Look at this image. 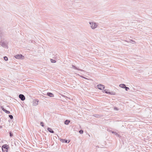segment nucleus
<instances>
[{
    "mask_svg": "<svg viewBox=\"0 0 152 152\" xmlns=\"http://www.w3.org/2000/svg\"><path fill=\"white\" fill-rule=\"evenodd\" d=\"M89 24L91 25V27L93 29H95L98 26V25L96 23L90 22Z\"/></svg>",
    "mask_w": 152,
    "mask_h": 152,
    "instance_id": "1",
    "label": "nucleus"
},
{
    "mask_svg": "<svg viewBox=\"0 0 152 152\" xmlns=\"http://www.w3.org/2000/svg\"><path fill=\"white\" fill-rule=\"evenodd\" d=\"M15 58L17 59H21L24 57L21 54H18L15 56Z\"/></svg>",
    "mask_w": 152,
    "mask_h": 152,
    "instance_id": "2",
    "label": "nucleus"
},
{
    "mask_svg": "<svg viewBox=\"0 0 152 152\" xmlns=\"http://www.w3.org/2000/svg\"><path fill=\"white\" fill-rule=\"evenodd\" d=\"M98 88L100 90H103L104 88V86L102 84H99L97 86Z\"/></svg>",
    "mask_w": 152,
    "mask_h": 152,
    "instance_id": "3",
    "label": "nucleus"
},
{
    "mask_svg": "<svg viewBox=\"0 0 152 152\" xmlns=\"http://www.w3.org/2000/svg\"><path fill=\"white\" fill-rule=\"evenodd\" d=\"M19 97L22 101H24L25 99L24 96L22 94H20Z\"/></svg>",
    "mask_w": 152,
    "mask_h": 152,
    "instance_id": "4",
    "label": "nucleus"
},
{
    "mask_svg": "<svg viewBox=\"0 0 152 152\" xmlns=\"http://www.w3.org/2000/svg\"><path fill=\"white\" fill-rule=\"evenodd\" d=\"M38 100L37 99L34 100L33 101V105L34 106H36L38 104Z\"/></svg>",
    "mask_w": 152,
    "mask_h": 152,
    "instance_id": "5",
    "label": "nucleus"
},
{
    "mask_svg": "<svg viewBox=\"0 0 152 152\" xmlns=\"http://www.w3.org/2000/svg\"><path fill=\"white\" fill-rule=\"evenodd\" d=\"M0 45L3 47H7L6 44L2 41H0Z\"/></svg>",
    "mask_w": 152,
    "mask_h": 152,
    "instance_id": "6",
    "label": "nucleus"
},
{
    "mask_svg": "<svg viewBox=\"0 0 152 152\" xmlns=\"http://www.w3.org/2000/svg\"><path fill=\"white\" fill-rule=\"evenodd\" d=\"M72 68H73V69H77V70L78 71H83V72L84 71L83 70L78 68L77 67H76V66H75L74 65H72Z\"/></svg>",
    "mask_w": 152,
    "mask_h": 152,
    "instance_id": "7",
    "label": "nucleus"
},
{
    "mask_svg": "<svg viewBox=\"0 0 152 152\" xmlns=\"http://www.w3.org/2000/svg\"><path fill=\"white\" fill-rule=\"evenodd\" d=\"M8 145L6 144L4 145H2V150H3L4 149H8Z\"/></svg>",
    "mask_w": 152,
    "mask_h": 152,
    "instance_id": "8",
    "label": "nucleus"
},
{
    "mask_svg": "<svg viewBox=\"0 0 152 152\" xmlns=\"http://www.w3.org/2000/svg\"><path fill=\"white\" fill-rule=\"evenodd\" d=\"M104 92L105 93H107V94H112V95H114L115 94L114 93H110V92H107V90H104Z\"/></svg>",
    "mask_w": 152,
    "mask_h": 152,
    "instance_id": "9",
    "label": "nucleus"
},
{
    "mask_svg": "<svg viewBox=\"0 0 152 152\" xmlns=\"http://www.w3.org/2000/svg\"><path fill=\"white\" fill-rule=\"evenodd\" d=\"M47 130L49 132L51 133H54V132L52 130V129L50 128H48Z\"/></svg>",
    "mask_w": 152,
    "mask_h": 152,
    "instance_id": "10",
    "label": "nucleus"
},
{
    "mask_svg": "<svg viewBox=\"0 0 152 152\" xmlns=\"http://www.w3.org/2000/svg\"><path fill=\"white\" fill-rule=\"evenodd\" d=\"M47 95L50 97H53L54 96L53 94L50 92L48 93Z\"/></svg>",
    "mask_w": 152,
    "mask_h": 152,
    "instance_id": "11",
    "label": "nucleus"
},
{
    "mask_svg": "<svg viewBox=\"0 0 152 152\" xmlns=\"http://www.w3.org/2000/svg\"><path fill=\"white\" fill-rule=\"evenodd\" d=\"M119 86L123 88H125V87H126V85L124 84H121L119 85Z\"/></svg>",
    "mask_w": 152,
    "mask_h": 152,
    "instance_id": "12",
    "label": "nucleus"
},
{
    "mask_svg": "<svg viewBox=\"0 0 152 152\" xmlns=\"http://www.w3.org/2000/svg\"><path fill=\"white\" fill-rule=\"evenodd\" d=\"M70 122V121L69 120H66L64 122V124L66 125H68Z\"/></svg>",
    "mask_w": 152,
    "mask_h": 152,
    "instance_id": "13",
    "label": "nucleus"
},
{
    "mask_svg": "<svg viewBox=\"0 0 152 152\" xmlns=\"http://www.w3.org/2000/svg\"><path fill=\"white\" fill-rule=\"evenodd\" d=\"M4 111L7 114H10V112L9 111L7 110H4Z\"/></svg>",
    "mask_w": 152,
    "mask_h": 152,
    "instance_id": "14",
    "label": "nucleus"
},
{
    "mask_svg": "<svg viewBox=\"0 0 152 152\" xmlns=\"http://www.w3.org/2000/svg\"><path fill=\"white\" fill-rule=\"evenodd\" d=\"M50 61H51V62L52 63H56V61L55 60H54L53 59H51Z\"/></svg>",
    "mask_w": 152,
    "mask_h": 152,
    "instance_id": "15",
    "label": "nucleus"
},
{
    "mask_svg": "<svg viewBox=\"0 0 152 152\" xmlns=\"http://www.w3.org/2000/svg\"><path fill=\"white\" fill-rule=\"evenodd\" d=\"M129 42L132 43L133 44H134L135 43V42L134 40L132 39L130 40V42Z\"/></svg>",
    "mask_w": 152,
    "mask_h": 152,
    "instance_id": "16",
    "label": "nucleus"
},
{
    "mask_svg": "<svg viewBox=\"0 0 152 152\" xmlns=\"http://www.w3.org/2000/svg\"><path fill=\"white\" fill-rule=\"evenodd\" d=\"M4 60L5 61H7L8 60V58L7 56H4Z\"/></svg>",
    "mask_w": 152,
    "mask_h": 152,
    "instance_id": "17",
    "label": "nucleus"
},
{
    "mask_svg": "<svg viewBox=\"0 0 152 152\" xmlns=\"http://www.w3.org/2000/svg\"><path fill=\"white\" fill-rule=\"evenodd\" d=\"M112 133L114 134L115 135H118V136H119V135H118V134L117 133H116V132H115L112 131Z\"/></svg>",
    "mask_w": 152,
    "mask_h": 152,
    "instance_id": "18",
    "label": "nucleus"
},
{
    "mask_svg": "<svg viewBox=\"0 0 152 152\" xmlns=\"http://www.w3.org/2000/svg\"><path fill=\"white\" fill-rule=\"evenodd\" d=\"M125 90L126 91H128V90H129V87H127L126 86V87L125 88Z\"/></svg>",
    "mask_w": 152,
    "mask_h": 152,
    "instance_id": "19",
    "label": "nucleus"
},
{
    "mask_svg": "<svg viewBox=\"0 0 152 152\" xmlns=\"http://www.w3.org/2000/svg\"><path fill=\"white\" fill-rule=\"evenodd\" d=\"M9 117L11 119H13V116L12 115H9Z\"/></svg>",
    "mask_w": 152,
    "mask_h": 152,
    "instance_id": "20",
    "label": "nucleus"
},
{
    "mask_svg": "<svg viewBox=\"0 0 152 152\" xmlns=\"http://www.w3.org/2000/svg\"><path fill=\"white\" fill-rule=\"evenodd\" d=\"M83 131L82 130H81L79 131V132L80 134H82L83 133Z\"/></svg>",
    "mask_w": 152,
    "mask_h": 152,
    "instance_id": "21",
    "label": "nucleus"
},
{
    "mask_svg": "<svg viewBox=\"0 0 152 152\" xmlns=\"http://www.w3.org/2000/svg\"><path fill=\"white\" fill-rule=\"evenodd\" d=\"M3 152H7L8 149H5L2 150Z\"/></svg>",
    "mask_w": 152,
    "mask_h": 152,
    "instance_id": "22",
    "label": "nucleus"
},
{
    "mask_svg": "<svg viewBox=\"0 0 152 152\" xmlns=\"http://www.w3.org/2000/svg\"><path fill=\"white\" fill-rule=\"evenodd\" d=\"M40 125L42 127H44V125L43 123L42 122H41L40 123Z\"/></svg>",
    "mask_w": 152,
    "mask_h": 152,
    "instance_id": "23",
    "label": "nucleus"
},
{
    "mask_svg": "<svg viewBox=\"0 0 152 152\" xmlns=\"http://www.w3.org/2000/svg\"><path fill=\"white\" fill-rule=\"evenodd\" d=\"M10 137H12L13 136V134L11 132H10Z\"/></svg>",
    "mask_w": 152,
    "mask_h": 152,
    "instance_id": "24",
    "label": "nucleus"
},
{
    "mask_svg": "<svg viewBox=\"0 0 152 152\" xmlns=\"http://www.w3.org/2000/svg\"><path fill=\"white\" fill-rule=\"evenodd\" d=\"M63 141V142H64H64H66V143H68L69 142H67V141L66 140H62Z\"/></svg>",
    "mask_w": 152,
    "mask_h": 152,
    "instance_id": "25",
    "label": "nucleus"
},
{
    "mask_svg": "<svg viewBox=\"0 0 152 152\" xmlns=\"http://www.w3.org/2000/svg\"><path fill=\"white\" fill-rule=\"evenodd\" d=\"M1 109H2V110H3V111H4V110H5V109L3 107H2V106H1Z\"/></svg>",
    "mask_w": 152,
    "mask_h": 152,
    "instance_id": "26",
    "label": "nucleus"
},
{
    "mask_svg": "<svg viewBox=\"0 0 152 152\" xmlns=\"http://www.w3.org/2000/svg\"><path fill=\"white\" fill-rule=\"evenodd\" d=\"M81 77H82V78H84V79H87V78H86V77H84L83 76H81Z\"/></svg>",
    "mask_w": 152,
    "mask_h": 152,
    "instance_id": "27",
    "label": "nucleus"
},
{
    "mask_svg": "<svg viewBox=\"0 0 152 152\" xmlns=\"http://www.w3.org/2000/svg\"><path fill=\"white\" fill-rule=\"evenodd\" d=\"M114 109L116 110H118V109L117 107H115L114 108Z\"/></svg>",
    "mask_w": 152,
    "mask_h": 152,
    "instance_id": "28",
    "label": "nucleus"
},
{
    "mask_svg": "<svg viewBox=\"0 0 152 152\" xmlns=\"http://www.w3.org/2000/svg\"><path fill=\"white\" fill-rule=\"evenodd\" d=\"M1 32L0 31V38L1 37Z\"/></svg>",
    "mask_w": 152,
    "mask_h": 152,
    "instance_id": "29",
    "label": "nucleus"
},
{
    "mask_svg": "<svg viewBox=\"0 0 152 152\" xmlns=\"http://www.w3.org/2000/svg\"><path fill=\"white\" fill-rule=\"evenodd\" d=\"M103 53V55H104V53L103 52H102Z\"/></svg>",
    "mask_w": 152,
    "mask_h": 152,
    "instance_id": "30",
    "label": "nucleus"
}]
</instances>
